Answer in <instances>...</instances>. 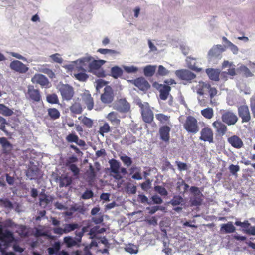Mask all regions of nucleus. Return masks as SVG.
Listing matches in <instances>:
<instances>
[{
	"mask_svg": "<svg viewBox=\"0 0 255 255\" xmlns=\"http://www.w3.org/2000/svg\"><path fill=\"white\" fill-rule=\"evenodd\" d=\"M83 65L88 64L89 71L93 73L99 77H104L105 73L103 69H100L101 66L106 62L103 60H94L91 56L83 58L81 60Z\"/></svg>",
	"mask_w": 255,
	"mask_h": 255,
	"instance_id": "nucleus-1",
	"label": "nucleus"
},
{
	"mask_svg": "<svg viewBox=\"0 0 255 255\" xmlns=\"http://www.w3.org/2000/svg\"><path fill=\"white\" fill-rule=\"evenodd\" d=\"M183 127L188 133L192 134H195L199 130L198 121L192 116L187 117L183 124Z\"/></svg>",
	"mask_w": 255,
	"mask_h": 255,
	"instance_id": "nucleus-2",
	"label": "nucleus"
},
{
	"mask_svg": "<svg viewBox=\"0 0 255 255\" xmlns=\"http://www.w3.org/2000/svg\"><path fill=\"white\" fill-rule=\"evenodd\" d=\"M176 76L181 80L183 81L184 84L192 83L196 77V75L187 69L177 70L175 71Z\"/></svg>",
	"mask_w": 255,
	"mask_h": 255,
	"instance_id": "nucleus-3",
	"label": "nucleus"
},
{
	"mask_svg": "<svg viewBox=\"0 0 255 255\" xmlns=\"http://www.w3.org/2000/svg\"><path fill=\"white\" fill-rule=\"evenodd\" d=\"M222 122L228 126L234 125L238 121L237 115L231 110H223L221 113Z\"/></svg>",
	"mask_w": 255,
	"mask_h": 255,
	"instance_id": "nucleus-4",
	"label": "nucleus"
},
{
	"mask_svg": "<svg viewBox=\"0 0 255 255\" xmlns=\"http://www.w3.org/2000/svg\"><path fill=\"white\" fill-rule=\"evenodd\" d=\"M58 90L60 92L63 100H71L74 95V90L72 86L68 84H62L59 85Z\"/></svg>",
	"mask_w": 255,
	"mask_h": 255,
	"instance_id": "nucleus-5",
	"label": "nucleus"
},
{
	"mask_svg": "<svg viewBox=\"0 0 255 255\" xmlns=\"http://www.w3.org/2000/svg\"><path fill=\"white\" fill-rule=\"evenodd\" d=\"M139 107L141 108V113L143 121L146 123H151L153 121L154 115L148 103H146L145 105L140 104Z\"/></svg>",
	"mask_w": 255,
	"mask_h": 255,
	"instance_id": "nucleus-6",
	"label": "nucleus"
},
{
	"mask_svg": "<svg viewBox=\"0 0 255 255\" xmlns=\"http://www.w3.org/2000/svg\"><path fill=\"white\" fill-rule=\"evenodd\" d=\"M152 86L159 91V97L161 100H165L167 99L171 89V88L169 85L161 84L157 82H154Z\"/></svg>",
	"mask_w": 255,
	"mask_h": 255,
	"instance_id": "nucleus-7",
	"label": "nucleus"
},
{
	"mask_svg": "<svg viewBox=\"0 0 255 255\" xmlns=\"http://www.w3.org/2000/svg\"><path fill=\"white\" fill-rule=\"evenodd\" d=\"M26 97L33 102H40L42 100L40 91L38 89H35L33 86L28 87Z\"/></svg>",
	"mask_w": 255,
	"mask_h": 255,
	"instance_id": "nucleus-8",
	"label": "nucleus"
},
{
	"mask_svg": "<svg viewBox=\"0 0 255 255\" xmlns=\"http://www.w3.org/2000/svg\"><path fill=\"white\" fill-rule=\"evenodd\" d=\"M199 139L204 142L213 143L214 141V133L213 130L208 126L204 127L200 132Z\"/></svg>",
	"mask_w": 255,
	"mask_h": 255,
	"instance_id": "nucleus-9",
	"label": "nucleus"
},
{
	"mask_svg": "<svg viewBox=\"0 0 255 255\" xmlns=\"http://www.w3.org/2000/svg\"><path fill=\"white\" fill-rule=\"evenodd\" d=\"M128 82L142 91H146L150 88V85L148 82L142 77L137 78L135 79L128 80Z\"/></svg>",
	"mask_w": 255,
	"mask_h": 255,
	"instance_id": "nucleus-10",
	"label": "nucleus"
},
{
	"mask_svg": "<svg viewBox=\"0 0 255 255\" xmlns=\"http://www.w3.org/2000/svg\"><path fill=\"white\" fill-rule=\"evenodd\" d=\"M191 193L193 197L190 199L191 204L193 206H199L202 203V194L197 187L191 186L190 189Z\"/></svg>",
	"mask_w": 255,
	"mask_h": 255,
	"instance_id": "nucleus-11",
	"label": "nucleus"
},
{
	"mask_svg": "<svg viewBox=\"0 0 255 255\" xmlns=\"http://www.w3.org/2000/svg\"><path fill=\"white\" fill-rule=\"evenodd\" d=\"M238 113L241 118L242 123H248L251 120V116L247 105H243L238 107Z\"/></svg>",
	"mask_w": 255,
	"mask_h": 255,
	"instance_id": "nucleus-12",
	"label": "nucleus"
},
{
	"mask_svg": "<svg viewBox=\"0 0 255 255\" xmlns=\"http://www.w3.org/2000/svg\"><path fill=\"white\" fill-rule=\"evenodd\" d=\"M31 82L34 84L40 85L43 88H47L50 87V83L48 78L41 74H35L32 77Z\"/></svg>",
	"mask_w": 255,
	"mask_h": 255,
	"instance_id": "nucleus-13",
	"label": "nucleus"
},
{
	"mask_svg": "<svg viewBox=\"0 0 255 255\" xmlns=\"http://www.w3.org/2000/svg\"><path fill=\"white\" fill-rule=\"evenodd\" d=\"M110 165L111 173L113 177L116 180H120L123 176L120 174L119 169L120 167V163L116 159H112L109 161Z\"/></svg>",
	"mask_w": 255,
	"mask_h": 255,
	"instance_id": "nucleus-14",
	"label": "nucleus"
},
{
	"mask_svg": "<svg viewBox=\"0 0 255 255\" xmlns=\"http://www.w3.org/2000/svg\"><path fill=\"white\" fill-rule=\"evenodd\" d=\"M14 240V236L12 232L8 230H5L3 232L1 228L0 233V240L4 243V245L9 246Z\"/></svg>",
	"mask_w": 255,
	"mask_h": 255,
	"instance_id": "nucleus-15",
	"label": "nucleus"
},
{
	"mask_svg": "<svg viewBox=\"0 0 255 255\" xmlns=\"http://www.w3.org/2000/svg\"><path fill=\"white\" fill-rule=\"evenodd\" d=\"M130 106L125 99H120L118 100L114 106V108L118 111L126 113L128 112L130 110Z\"/></svg>",
	"mask_w": 255,
	"mask_h": 255,
	"instance_id": "nucleus-16",
	"label": "nucleus"
},
{
	"mask_svg": "<svg viewBox=\"0 0 255 255\" xmlns=\"http://www.w3.org/2000/svg\"><path fill=\"white\" fill-rule=\"evenodd\" d=\"M10 69L21 74L26 73L29 68L22 62L18 60H13L9 65Z\"/></svg>",
	"mask_w": 255,
	"mask_h": 255,
	"instance_id": "nucleus-17",
	"label": "nucleus"
},
{
	"mask_svg": "<svg viewBox=\"0 0 255 255\" xmlns=\"http://www.w3.org/2000/svg\"><path fill=\"white\" fill-rule=\"evenodd\" d=\"M212 125L215 130L216 134L220 136L225 135L228 130L227 126L219 120L213 122Z\"/></svg>",
	"mask_w": 255,
	"mask_h": 255,
	"instance_id": "nucleus-18",
	"label": "nucleus"
},
{
	"mask_svg": "<svg viewBox=\"0 0 255 255\" xmlns=\"http://www.w3.org/2000/svg\"><path fill=\"white\" fill-rule=\"evenodd\" d=\"M114 98L113 92L111 88L106 87L104 89V92L101 96V100L104 103H111Z\"/></svg>",
	"mask_w": 255,
	"mask_h": 255,
	"instance_id": "nucleus-19",
	"label": "nucleus"
},
{
	"mask_svg": "<svg viewBox=\"0 0 255 255\" xmlns=\"http://www.w3.org/2000/svg\"><path fill=\"white\" fill-rule=\"evenodd\" d=\"M82 100L86 105L88 110H91L94 107V100L88 90H86L82 94Z\"/></svg>",
	"mask_w": 255,
	"mask_h": 255,
	"instance_id": "nucleus-20",
	"label": "nucleus"
},
{
	"mask_svg": "<svg viewBox=\"0 0 255 255\" xmlns=\"http://www.w3.org/2000/svg\"><path fill=\"white\" fill-rule=\"evenodd\" d=\"M171 128L169 126L164 125L161 126L159 130L160 139L165 142H168L170 139V131Z\"/></svg>",
	"mask_w": 255,
	"mask_h": 255,
	"instance_id": "nucleus-21",
	"label": "nucleus"
},
{
	"mask_svg": "<svg viewBox=\"0 0 255 255\" xmlns=\"http://www.w3.org/2000/svg\"><path fill=\"white\" fill-rule=\"evenodd\" d=\"M228 142L234 148L240 149L243 145V142L242 139L237 135H232L227 139Z\"/></svg>",
	"mask_w": 255,
	"mask_h": 255,
	"instance_id": "nucleus-22",
	"label": "nucleus"
},
{
	"mask_svg": "<svg viewBox=\"0 0 255 255\" xmlns=\"http://www.w3.org/2000/svg\"><path fill=\"white\" fill-rule=\"evenodd\" d=\"M0 144L2 147L3 153L9 154L11 152L12 149V145L6 137H0Z\"/></svg>",
	"mask_w": 255,
	"mask_h": 255,
	"instance_id": "nucleus-23",
	"label": "nucleus"
},
{
	"mask_svg": "<svg viewBox=\"0 0 255 255\" xmlns=\"http://www.w3.org/2000/svg\"><path fill=\"white\" fill-rule=\"evenodd\" d=\"M39 169L34 166L29 168L26 173V176L30 180L36 179L40 176Z\"/></svg>",
	"mask_w": 255,
	"mask_h": 255,
	"instance_id": "nucleus-24",
	"label": "nucleus"
},
{
	"mask_svg": "<svg viewBox=\"0 0 255 255\" xmlns=\"http://www.w3.org/2000/svg\"><path fill=\"white\" fill-rule=\"evenodd\" d=\"M76 70L78 73H74V77L80 81H86L88 78V75L85 73L86 70L82 66L77 67Z\"/></svg>",
	"mask_w": 255,
	"mask_h": 255,
	"instance_id": "nucleus-25",
	"label": "nucleus"
},
{
	"mask_svg": "<svg viewBox=\"0 0 255 255\" xmlns=\"http://www.w3.org/2000/svg\"><path fill=\"white\" fill-rule=\"evenodd\" d=\"M206 73L210 79L215 81H218L219 80L220 70L218 69L207 68L206 69Z\"/></svg>",
	"mask_w": 255,
	"mask_h": 255,
	"instance_id": "nucleus-26",
	"label": "nucleus"
},
{
	"mask_svg": "<svg viewBox=\"0 0 255 255\" xmlns=\"http://www.w3.org/2000/svg\"><path fill=\"white\" fill-rule=\"evenodd\" d=\"M224 49L221 45L213 46L209 51L208 55L211 57H217L223 52Z\"/></svg>",
	"mask_w": 255,
	"mask_h": 255,
	"instance_id": "nucleus-27",
	"label": "nucleus"
},
{
	"mask_svg": "<svg viewBox=\"0 0 255 255\" xmlns=\"http://www.w3.org/2000/svg\"><path fill=\"white\" fill-rule=\"evenodd\" d=\"M106 118L112 124L118 127L120 124L121 120L118 117V114L115 112L109 113L106 116Z\"/></svg>",
	"mask_w": 255,
	"mask_h": 255,
	"instance_id": "nucleus-28",
	"label": "nucleus"
},
{
	"mask_svg": "<svg viewBox=\"0 0 255 255\" xmlns=\"http://www.w3.org/2000/svg\"><path fill=\"white\" fill-rule=\"evenodd\" d=\"M209 88V84L200 81L197 85L196 92L200 95H203L206 92H208L207 89Z\"/></svg>",
	"mask_w": 255,
	"mask_h": 255,
	"instance_id": "nucleus-29",
	"label": "nucleus"
},
{
	"mask_svg": "<svg viewBox=\"0 0 255 255\" xmlns=\"http://www.w3.org/2000/svg\"><path fill=\"white\" fill-rule=\"evenodd\" d=\"M59 186L60 187L70 185L72 181V178L66 175H62L59 177Z\"/></svg>",
	"mask_w": 255,
	"mask_h": 255,
	"instance_id": "nucleus-30",
	"label": "nucleus"
},
{
	"mask_svg": "<svg viewBox=\"0 0 255 255\" xmlns=\"http://www.w3.org/2000/svg\"><path fill=\"white\" fill-rule=\"evenodd\" d=\"M156 65H147L143 69V73L146 77H152L155 73L156 69Z\"/></svg>",
	"mask_w": 255,
	"mask_h": 255,
	"instance_id": "nucleus-31",
	"label": "nucleus"
},
{
	"mask_svg": "<svg viewBox=\"0 0 255 255\" xmlns=\"http://www.w3.org/2000/svg\"><path fill=\"white\" fill-rule=\"evenodd\" d=\"M221 231H224L225 233H231L235 231V227L231 222H228L227 224L222 225Z\"/></svg>",
	"mask_w": 255,
	"mask_h": 255,
	"instance_id": "nucleus-32",
	"label": "nucleus"
},
{
	"mask_svg": "<svg viewBox=\"0 0 255 255\" xmlns=\"http://www.w3.org/2000/svg\"><path fill=\"white\" fill-rule=\"evenodd\" d=\"M123 73L122 69L117 66L113 67L111 69V75L115 79L122 76Z\"/></svg>",
	"mask_w": 255,
	"mask_h": 255,
	"instance_id": "nucleus-33",
	"label": "nucleus"
},
{
	"mask_svg": "<svg viewBox=\"0 0 255 255\" xmlns=\"http://www.w3.org/2000/svg\"><path fill=\"white\" fill-rule=\"evenodd\" d=\"M201 115L207 119H211L214 116V111L212 108H206L201 111Z\"/></svg>",
	"mask_w": 255,
	"mask_h": 255,
	"instance_id": "nucleus-34",
	"label": "nucleus"
},
{
	"mask_svg": "<svg viewBox=\"0 0 255 255\" xmlns=\"http://www.w3.org/2000/svg\"><path fill=\"white\" fill-rule=\"evenodd\" d=\"M63 242L66 247L68 248L75 246L77 244V241L71 236L65 237L63 239Z\"/></svg>",
	"mask_w": 255,
	"mask_h": 255,
	"instance_id": "nucleus-35",
	"label": "nucleus"
},
{
	"mask_svg": "<svg viewBox=\"0 0 255 255\" xmlns=\"http://www.w3.org/2000/svg\"><path fill=\"white\" fill-rule=\"evenodd\" d=\"M47 111L48 115L52 120L57 119L60 116V113L56 108H49Z\"/></svg>",
	"mask_w": 255,
	"mask_h": 255,
	"instance_id": "nucleus-36",
	"label": "nucleus"
},
{
	"mask_svg": "<svg viewBox=\"0 0 255 255\" xmlns=\"http://www.w3.org/2000/svg\"><path fill=\"white\" fill-rule=\"evenodd\" d=\"M80 226L77 223H69L64 225V232L65 234L68 233L71 231L78 229Z\"/></svg>",
	"mask_w": 255,
	"mask_h": 255,
	"instance_id": "nucleus-37",
	"label": "nucleus"
},
{
	"mask_svg": "<svg viewBox=\"0 0 255 255\" xmlns=\"http://www.w3.org/2000/svg\"><path fill=\"white\" fill-rule=\"evenodd\" d=\"M155 117L161 124H166L169 123L170 118L169 116L165 115L162 113H159L156 114Z\"/></svg>",
	"mask_w": 255,
	"mask_h": 255,
	"instance_id": "nucleus-38",
	"label": "nucleus"
},
{
	"mask_svg": "<svg viewBox=\"0 0 255 255\" xmlns=\"http://www.w3.org/2000/svg\"><path fill=\"white\" fill-rule=\"evenodd\" d=\"M13 113V111L6 107L4 104H0V114L5 116H10Z\"/></svg>",
	"mask_w": 255,
	"mask_h": 255,
	"instance_id": "nucleus-39",
	"label": "nucleus"
},
{
	"mask_svg": "<svg viewBox=\"0 0 255 255\" xmlns=\"http://www.w3.org/2000/svg\"><path fill=\"white\" fill-rule=\"evenodd\" d=\"M79 120H81L82 124L85 125L87 128H90L92 127L93 125V121L92 119L86 116H80L78 118Z\"/></svg>",
	"mask_w": 255,
	"mask_h": 255,
	"instance_id": "nucleus-40",
	"label": "nucleus"
},
{
	"mask_svg": "<svg viewBox=\"0 0 255 255\" xmlns=\"http://www.w3.org/2000/svg\"><path fill=\"white\" fill-rule=\"evenodd\" d=\"M71 112L75 114H80L82 112V108L80 103H75L70 107Z\"/></svg>",
	"mask_w": 255,
	"mask_h": 255,
	"instance_id": "nucleus-41",
	"label": "nucleus"
},
{
	"mask_svg": "<svg viewBox=\"0 0 255 255\" xmlns=\"http://www.w3.org/2000/svg\"><path fill=\"white\" fill-rule=\"evenodd\" d=\"M124 141L127 145H131L136 141V138L132 134L129 133L127 134L124 138Z\"/></svg>",
	"mask_w": 255,
	"mask_h": 255,
	"instance_id": "nucleus-42",
	"label": "nucleus"
},
{
	"mask_svg": "<svg viewBox=\"0 0 255 255\" xmlns=\"http://www.w3.org/2000/svg\"><path fill=\"white\" fill-rule=\"evenodd\" d=\"M111 130V128L107 123H105L103 125L100 127L98 133L102 136H104L105 133H108Z\"/></svg>",
	"mask_w": 255,
	"mask_h": 255,
	"instance_id": "nucleus-43",
	"label": "nucleus"
},
{
	"mask_svg": "<svg viewBox=\"0 0 255 255\" xmlns=\"http://www.w3.org/2000/svg\"><path fill=\"white\" fill-rule=\"evenodd\" d=\"M39 71L47 74L50 78H52L55 77V73L52 70L47 68L46 65H43L39 68Z\"/></svg>",
	"mask_w": 255,
	"mask_h": 255,
	"instance_id": "nucleus-44",
	"label": "nucleus"
},
{
	"mask_svg": "<svg viewBox=\"0 0 255 255\" xmlns=\"http://www.w3.org/2000/svg\"><path fill=\"white\" fill-rule=\"evenodd\" d=\"M46 100L49 103L52 104L59 103V99L58 96L55 93L48 94L46 96Z\"/></svg>",
	"mask_w": 255,
	"mask_h": 255,
	"instance_id": "nucleus-45",
	"label": "nucleus"
},
{
	"mask_svg": "<svg viewBox=\"0 0 255 255\" xmlns=\"http://www.w3.org/2000/svg\"><path fill=\"white\" fill-rule=\"evenodd\" d=\"M169 71L162 65L158 66V70L156 73V76H165L168 75Z\"/></svg>",
	"mask_w": 255,
	"mask_h": 255,
	"instance_id": "nucleus-46",
	"label": "nucleus"
},
{
	"mask_svg": "<svg viewBox=\"0 0 255 255\" xmlns=\"http://www.w3.org/2000/svg\"><path fill=\"white\" fill-rule=\"evenodd\" d=\"M120 159L123 162L124 164L127 167H129L132 163L131 158L126 155L121 156Z\"/></svg>",
	"mask_w": 255,
	"mask_h": 255,
	"instance_id": "nucleus-47",
	"label": "nucleus"
},
{
	"mask_svg": "<svg viewBox=\"0 0 255 255\" xmlns=\"http://www.w3.org/2000/svg\"><path fill=\"white\" fill-rule=\"evenodd\" d=\"M66 140L68 142L77 143L79 141V137L75 133H70L66 136Z\"/></svg>",
	"mask_w": 255,
	"mask_h": 255,
	"instance_id": "nucleus-48",
	"label": "nucleus"
},
{
	"mask_svg": "<svg viewBox=\"0 0 255 255\" xmlns=\"http://www.w3.org/2000/svg\"><path fill=\"white\" fill-rule=\"evenodd\" d=\"M155 191L158 193L161 196H167L168 192L166 189L163 186L157 185L154 187Z\"/></svg>",
	"mask_w": 255,
	"mask_h": 255,
	"instance_id": "nucleus-49",
	"label": "nucleus"
},
{
	"mask_svg": "<svg viewBox=\"0 0 255 255\" xmlns=\"http://www.w3.org/2000/svg\"><path fill=\"white\" fill-rule=\"evenodd\" d=\"M183 200L182 197L180 196H174L170 202L173 206H177L180 204Z\"/></svg>",
	"mask_w": 255,
	"mask_h": 255,
	"instance_id": "nucleus-50",
	"label": "nucleus"
},
{
	"mask_svg": "<svg viewBox=\"0 0 255 255\" xmlns=\"http://www.w3.org/2000/svg\"><path fill=\"white\" fill-rule=\"evenodd\" d=\"M250 106L253 117L255 118V96H252L250 99Z\"/></svg>",
	"mask_w": 255,
	"mask_h": 255,
	"instance_id": "nucleus-51",
	"label": "nucleus"
},
{
	"mask_svg": "<svg viewBox=\"0 0 255 255\" xmlns=\"http://www.w3.org/2000/svg\"><path fill=\"white\" fill-rule=\"evenodd\" d=\"M67 167L69 168V169L70 170L74 176H77L79 175L80 169L76 165L74 164L69 166H67Z\"/></svg>",
	"mask_w": 255,
	"mask_h": 255,
	"instance_id": "nucleus-52",
	"label": "nucleus"
},
{
	"mask_svg": "<svg viewBox=\"0 0 255 255\" xmlns=\"http://www.w3.org/2000/svg\"><path fill=\"white\" fill-rule=\"evenodd\" d=\"M230 173L234 175H236L237 173L240 170V167L238 165L231 164L229 167Z\"/></svg>",
	"mask_w": 255,
	"mask_h": 255,
	"instance_id": "nucleus-53",
	"label": "nucleus"
},
{
	"mask_svg": "<svg viewBox=\"0 0 255 255\" xmlns=\"http://www.w3.org/2000/svg\"><path fill=\"white\" fill-rule=\"evenodd\" d=\"M78 161V158L76 156L72 155L69 157L66 160L65 163L66 166H69L70 165L74 164V163Z\"/></svg>",
	"mask_w": 255,
	"mask_h": 255,
	"instance_id": "nucleus-54",
	"label": "nucleus"
},
{
	"mask_svg": "<svg viewBox=\"0 0 255 255\" xmlns=\"http://www.w3.org/2000/svg\"><path fill=\"white\" fill-rule=\"evenodd\" d=\"M50 58L55 62L59 64H61L63 62V59L61 57L60 55L58 53H55L50 56Z\"/></svg>",
	"mask_w": 255,
	"mask_h": 255,
	"instance_id": "nucleus-55",
	"label": "nucleus"
},
{
	"mask_svg": "<svg viewBox=\"0 0 255 255\" xmlns=\"http://www.w3.org/2000/svg\"><path fill=\"white\" fill-rule=\"evenodd\" d=\"M96 173L94 169L92 166H90V172L88 173V179L89 181H93L95 178Z\"/></svg>",
	"mask_w": 255,
	"mask_h": 255,
	"instance_id": "nucleus-56",
	"label": "nucleus"
},
{
	"mask_svg": "<svg viewBox=\"0 0 255 255\" xmlns=\"http://www.w3.org/2000/svg\"><path fill=\"white\" fill-rule=\"evenodd\" d=\"M93 196V193L91 190H86L82 195L83 199H89Z\"/></svg>",
	"mask_w": 255,
	"mask_h": 255,
	"instance_id": "nucleus-57",
	"label": "nucleus"
},
{
	"mask_svg": "<svg viewBox=\"0 0 255 255\" xmlns=\"http://www.w3.org/2000/svg\"><path fill=\"white\" fill-rule=\"evenodd\" d=\"M241 70L242 71L244 75L247 77H251L253 75L250 69L245 66H241Z\"/></svg>",
	"mask_w": 255,
	"mask_h": 255,
	"instance_id": "nucleus-58",
	"label": "nucleus"
},
{
	"mask_svg": "<svg viewBox=\"0 0 255 255\" xmlns=\"http://www.w3.org/2000/svg\"><path fill=\"white\" fill-rule=\"evenodd\" d=\"M175 163L178 167V169L180 171H184L187 170L188 166L186 163L178 161H176Z\"/></svg>",
	"mask_w": 255,
	"mask_h": 255,
	"instance_id": "nucleus-59",
	"label": "nucleus"
},
{
	"mask_svg": "<svg viewBox=\"0 0 255 255\" xmlns=\"http://www.w3.org/2000/svg\"><path fill=\"white\" fill-rule=\"evenodd\" d=\"M228 74L231 76H234L236 75V71L234 68H231L228 69V72H223L221 73V76H223L224 77H226V75Z\"/></svg>",
	"mask_w": 255,
	"mask_h": 255,
	"instance_id": "nucleus-60",
	"label": "nucleus"
},
{
	"mask_svg": "<svg viewBox=\"0 0 255 255\" xmlns=\"http://www.w3.org/2000/svg\"><path fill=\"white\" fill-rule=\"evenodd\" d=\"M126 250L131 254L137 253L138 251L137 247L131 244L127 247Z\"/></svg>",
	"mask_w": 255,
	"mask_h": 255,
	"instance_id": "nucleus-61",
	"label": "nucleus"
},
{
	"mask_svg": "<svg viewBox=\"0 0 255 255\" xmlns=\"http://www.w3.org/2000/svg\"><path fill=\"white\" fill-rule=\"evenodd\" d=\"M137 188L135 185H131V184H129L127 186V192L128 193H130L132 194H135L136 192Z\"/></svg>",
	"mask_w": 255,
	"mask_h": 255,
	"instance_id": "nucleus-62",
	"label": "nucleus"
},
{
	"mask_svg": "<svg viewBox=\"0 0 255 255\" xmlns=\"http://www.w3.org/2000/svg\"><path fill=\"white\" fill-rule=\"evenodd\" d=\"M124 69L126 71V72H127V73H135L138 70V68L133 66H124Z\"/></svg>",
	"mask_w": 255,
	"mask_h": 255,
	"instance_id": "nucleus-63",
	"label": "nucleus"
},
{
	"mask_svg": "<svg viewBox=\"0 0 255 255\" xmlns=\"http://www.w3.org/2000/svg\"><path fill=\"white\" fill-rule=\"evenodd\" d=\"M207 91L211 99H212L217 93V89L214 87H211L210 84L209 88L207 89Z\"/></svg>",
	"mask_w": 255,
	"mask_h": 255,
	"instance_id": "nucleus-64",
	"label": "nucleus"
}]
</instances>
